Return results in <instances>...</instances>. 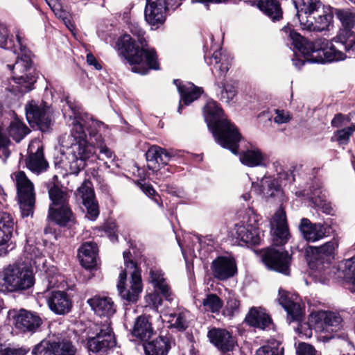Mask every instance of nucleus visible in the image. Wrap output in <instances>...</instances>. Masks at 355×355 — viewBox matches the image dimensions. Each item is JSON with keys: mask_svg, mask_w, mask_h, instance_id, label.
Masks as SVG:
<instances>
[{"mask_svg": "<svg viewBox=\"0 0 355 355\" xmlns=\"http://www.w3.org/2000/svg\"><path fill=\"white\" fill-rule=\"evenodd\" d=\"M260 9L272 21L279 20L282 11L279 3L276 0H265L259 2Z\"/></svg>", "mask_w": 355, "mask_h": 355, "instance_id": "58836bf2", "label": "nucleus"}, {"mask_svg": "<svg viewBox=\"0 0 355 355\" xmlns=\"http://www.w3.org/2000/svg\"><path fill=\"white\" fill-rule=\"evenodd\" d=\"M204 309L211 313H218L223 302L216 294H209L202 301Z\"/></svg>", "mask_w": 355, "mask_h": 355, "instance_id": "49530a36", "label": "nucleus"}, {"mask_svg": "<svg viewBox=\"0 0 355 355\" xmlns=\"http://www.w3.org/2000/svg\"><path fill=\"white\" fill-rule=\"evenodd\" d=\"M300 27L309 31L321 32L328 28L333 12L319 0H293Z\"/></svg>", "mask_w": 355, "mask_h": 355, "instance_id": "39448f33", "label": "nucleus"}, {"mask_svg": "<svg viewBox=\"0 0 355 355\" xmlns=\"http://www.w3.org/2000/svg\"><path fill=\"white\" fill-rule=\"evenodd\" d=\"M255 222L256 220L254 219V223H252L250 218L246 223L242 221L234 225V235L239 245H256L260 243V232Z\"/></svg>", "mask_w": 355, "mask_h": 355, "instance_id": "4468645a", "label": "nucleus"}, {"mask_svg": "<svg viewBox=\"0 0 355 355\" xmlns=\"http://www.w3.org/2000/svg\"><path fill=\"white\" fill-rule=\"evenodd\" d=\"M27 352L22 348H6L2 351V355H25Z\"/></svg>", "mask_w": 355, "mask_h": 355, "instance_id": "338daca9", "label": "nucleus"}, {"mask_svg": "<svg viewBox=\"0 0 355 355\" xmlns=\"http://www.w3.org/2000/svg\"><path fill=\"white\" fill-rule=\"evenodd\" d=\"M260 191L266 198L281 195L282 190L278 180L270 176H264L260 180Z\"/></svg>", "mask_w": 355, "mask_h": 355, "instance_id": "4c0bfd02", "label": "nucleus"}, {"mask_svg": "<svg viewBox=\"0 0 355 355\" xmlns=\"http://www.w3.org/2000/svg\"><path fill=\"white\" fill-rule=\"evenodd\" d=\"M171 155L164 149L157 146H152L146 153L148 168L155 171L160 164L167 165L171 159Z\"/></svg>", "mask_w": 355, "mask_h": 355, "instance_id": "c85d7f7f", "label": "nucleus"}, {"mask_svg": "<svg viewBox=\"0 0 355 355\" xmlns=\"http://www.w3.org/2000/svg\"><path fill=\"white\" fill-rule=\"evenodd\" d=\"M193 241L195 242L193 248L192 249V253L193 254V256L196 257L198 256L195 252V248H196L197 250L198 251V254L200 256L202 254V248L205 243V241H203L199 235H193Z\"/></svg>", "mask_w": 355, "mask_h": 355, "instance_id": "e2e57ef3", "label": "nucleus"}, {"mask_svg": "<svg viewBox=\"0 0 355 355\" xmlns=\"http://www.w3.org/2000/svg\"><path fill=\"white\" fill-rule=\"evenodd\" d=\"M21 33L16 32L15 38L9 37V31L6 26L0 24V48L10 50L12 52H17V34Z\"/></svg>", "mask_w": 355, "mask_h": 355, "instance_id": "79ce46f5", "label": "nucleus"}, {"mask_svg": "<svg viewBox=\"0 0 355 355\" xmlns=\"http://www.w3.org/2000/svg\"><path fill=\"white\" fill-rule=\"evenodd\" d=\"M62 281V277L58 272L55 268L52 267L49 268L44 275V279L43 280V284L45 288L37 293L38 297H40V295L46 294L49 293L51 288L58 287V284Z\"/></svg>", "mask_w": 355, "mask_h": 355, "instance_id": "ea45409f", "label": "nucleus"}, {"mask_svg": "<svg viewBox=\"0 0 355 355\" xmlns=\"http://www.w3.org/2000/svg\"><path fill=\"white\" fill-rule=\"evenodd\" d=\"M333 14L343 28L331 42L325 38L311 42L288 26L282 31L288 35L291 44L303 54L307 61L316 63L343 60L355 55V11L350 8H334Z\"/></svg>", "mask_w": 355, "mask_h": 355, "instance_id": "f03ea898", "label": "nucleus"}, {"mask_svg": "<svg viewBox=\"0 0 355 355\" xmlns=\"http://www.w3.org/2000/svg\"><path fill=\"white\" fill-rule=\"evenodd\" d=\"M125 268L119 274L117 289L121 297L128 303L135 302L142 291L140 270L131 259L130 251L123 253Z\"/></svg>", "mask_w": 355, "mask_h": 355, "instance_id": "0eeeda50", "label": "nucleus"}, {"mask_svg": "<svg viewBox=\"0 0 355 355\" xmlns=\"http://www.w3.org/2000/svg\"><path fill=\"white\" fill-rule=\"evenodd\" d=\"M337 247L336 240H331L318 247H311L312 260L320 263H329L334 259Z\"/></svg>", "mask_w": 355, "mask_h": 355, "instance_id": "2f4dec72", "label": "nucleus"}, {"mask_svg": "<svg viewBox=\"0 0 355 355\" xmlns=\"http://www.w3.org/2000/svg\"><path fill=\"white\" fill-rule=\"evenodd\" d=\"M210 268L213 277L219 281L227 280L237 272L236 261L230 257H218L211 262Z\"/></svg>", "mask_w": 355, "mask_h": 355, "instance_id": "dca6fc26", "label": "nucleus"}, {"mask_svg": "<svg viewBox=\"0 0 355 355\" xmlns=\"http://www.w3.org/2000/svg\"><path fill=\"white\" fill-rule=\"evenodd\" d=\"M138 185L141 190L148 197L154 198L156 196V191L151 184L147 183H138Z\"/></svg>", "mask_w": 355, "mask_h": 355, "instance_id": "0e129e2a", "label": "nucleus"}, {"mask_svg": "<svg viewBox=\"0 0 355 355\" xmlns=\"http://www.w3.org/2000/svg\"><path fill=\"white\" fill-rule=\"evenodd\" d=\"M35 284L32 268L24 263H15L6 267L0 277V292L14 293L27 290Z\"/></svg>", "mask_w": 355, "mask_h": 355, "instance_id": "6e6552de", "label": "nucleus"}, {"mask_svg": "<svg viewBox=\"0 0 355 355\" xmlns=\"http://www.w3.org/2000/svg\"><path fill=\"white\" fill-rule=\"evenodd\" d=\"M146 302L148 303L149 306H152V307L156 310L162 305V300L159 296V293L155 292L153 293H150L146 297Z\"/></svg>", "mask_w": 355, "mask_h": 355, "instance_id": "4d7b16f0", "label": "nucleus"}, {"mask_svg": "<svg viewBox=\"0 0 355 355\" xmlns=\"http://www.w3.org/2000/svg\"><path fill=\"white\" fill-rule=\"evenodd\" d=\"M300 230L303 237L309 242H314L325 237L327 234V227L318 223H312L308 218H302Z\"/></svg>", "mask_w": 355, "mask_h": 355, "instance_id": "393cba45", "label": "nucleus"}, {"mask_svg": "<svg viewBox=\"0 0 355 355\" xmlns=\"http://www.w3.org/2000/svg\"><path fill=\"white\" fill-rule=\"evenodd\" d=\"M146 355H167L171 348L170 336H159L143 344Z\"/></svg>", "mask_w": 355, "mask_h": 355, "instance_id": "bb28decb", "label": "nucleus"}, {"mask_svg": "<svg viewBox=\"0 0 355 355\" xmlns=\"http://www.w3.org/2000/svg\"><path fill=\"white\" fill-rule=\"evenodd\" d=\"M174 83L178 87L181 98L178 109V112L181 113L182 108L181 102L182 101L185 105H189L200 96L203 90L201 87H196L191 83H187L182 85L179 80H174Z\"/></svg>", "mask_w": 355, "mask_h": 355, "instance_id": "cd10ccee", "label": "nucleus"}, {"mask_svg": "<svg viewBox=\"0 0 355 355\" xmlns=\"http://www.w3.org/2000/svg\"><path fill=\"white\" fill-rule=\"evenodd\" d=\"M210 342L223 352L232 351L236 341L232 334L225 329L212 328L207 334Z\"/></svg>", "mask_w": 355, "mask_h": 355, "instance_id": "5701e85b", "label": "nucleus"}, {"mask_svg": "<svg viewBox=\"0 0 355 355\" xmlns=\"http://www.w3.org/2000/svg\"><path fill=\"white\" fill-rule=\"evenodd\" d=\"M15 327L24 333L33 334L41 326L42 320L35 313L20 309L14 318Z\"/></svg>", "mask_w": 355, "mask_h": 355, "instance_id": "aec40b11", "label": "nucleus"}, {"mask_svg": "<svg viewBox=\"0 0 355 355\" xmlns=\"http://www.w3.org/2000/svg\"><path fill=\"white\" fill-rule=\"evenodd\" d=\"M320 322L317 324V328L323 333H330L331 335L322 336L323 340H329L334 337V334L340 329L342 327V318L338 313L331 311H322L318 313Z\"/></svg>", "mask_w": 355, "mask_h": 355, "instance_id": "6ab92c4d", "label": "nucleus"}, {"mask_svg": "<svg viewBox=\"0 0 355 355\" xmlns=\"http://www.w3.org/2000/svg\"><path fill=\"white\" fill-rule=\"evenodd\" d=\"M92 329L94 336H89L87 338L89 351L104 353L116 345V342L110 319L95 323Z\"/></svg>", "mask_w": 355, "mask_h": 355, "instance_id": "9d476101", "label": "nucleus"}, {"mask_svg": "<svg viewBox=\"0 0 355 355\" xmlns=\"http://www.w3.org/2000/svg\"><path fill=\"white\" fill-rule=\"evenodd\" d=\"M188 311L178 309L173 313L164 315L165 320L169 323V327L177 329L180 331H184L188 327Z\"/></svg>", "mask_w": 355, "mask_h": 355, "instance_id": "e433bc0d", "label": "nucleus"}, {"mask_svg": "<svg viewBox=\"0 0 355 355\" xmlns=\"http://www.w3.org/2000/svg\"><path fill=\"white\" fill-rule=\"evenodd\" d=\"M270 225L272 244L276 246L285 245L290 238V233L286 213L283 209H279L276 211L270 222Z\"/></svg>", "mask_w": 355, "mask_h": 355, "instance_id": "2eb2a0df", "label": "nucleus"}, {"mask_svg": "<svg viewBox=\"0 0 355 355\" xmlns=\"http://www.w3.org/2000/svg\"><path fill=\"white\" fill-rule=\"evenodd\" d=\"M239 308L240 302L234 295L230 294L224 309V314L232 317L239 312Z\"/></svg>", "mask_w": 355, "mask_h": 355, "instance_id": "3c124183", "label": "nucleus"}, {"mask_svg": "<svg viewBox=\"0 0 355 355\" xmlns=\"http://www.w3.org/2000/svg\"><path fill=\"white\" fill-rule=\"evenodd\" d=\"M154 331L149 318L145 315L138 316L131 330V335L135 338L147 341L153 334Z\"/></svg>", "mask_w": 355, "mask_h": 355, "instance_id": "473e14b6", "label": "nucleus"}, {"mask_svg": "<svg viewBox=\"0 0 355 355\" xmlns=\"http://www.w3.org/2000/svg\"><path fill=\"white\" fill-rule=\"evenodd\" d=\"M78 191L87 210L86 217L91 220H95L99 215V207L90 182H84L78 188Z\"/></svg>", "mask_w": 355, "mask_h": 355, "instance_id": "412c9836", "label": "nucleus"}, {"mask_svg": "<svg viewBox=\"0 0 355 355\" xmlns=\"http://www.w3.org/2000/svg\"><path fill=\"white\" fill-rule=\"evenodd\" d=\"M279 304L286 311L290 322L299 320L302 316V309L298 296L279 290Z\"/></svg>", "mask_w": 355, "mask_h": 355, "instance_id": "b1692460", "label": "nucleus"}, {"mask_svg": "<svg viewBox=\"0 0 355 355\" xmlns=\"http://www.w3.org/2000/svg\"><path fill=\"white\" fill-rule=\"evenodd\" d=\"M296 354L297 355H316V351L311 345L301 343L297 348Z\"/></svg>", "mask_w": 355, "mask_h": 355, "instance_id": "13d9d810", "label": "nucleus"}, {"mask_svg": "<svg viewBox=\"0 0 355 355\" xmlns=\"http://www.w3.org/2000/svg\"><path fill=\"white\" fill-rule=\"evenodd\" d=\"M166 11V0H146L144 17L148 24L158 27L165 21Z\"/></svg>", "mask_w": 355, "mask_h": 355, "instance_id": "a211bd4d", "label": "nucleus"}, {"mask_svg": "<svg viewBox=\"0 0 355 355\" xmlns=\"http://www.w3.org/2000/svg\"><path fill=\"white\" fill-rule=\"evenodd\" d=\"M33 355H51L52 354V343L47 340H43L36 345L33 349Z\"/></svg>", "mask_w": 355, "mask_h": 355, "instance_id": "864d4df0", "label": "nucleus"}, {"mask_svg": "<svg viewBox=\"0 0 355 355\" xmlns=\"http://www.w3.org/2000/svg\"><path fill=\"white\" fill-rule=\"evenodd\" d=\"M26 40L22 33L17 34V52H13L17 55L16 61L13 64L6 65L12 71V78L21 93L31 90L37 79L32 68L31 53L26 46Z\"/></svg>", "mask_w": 355, "mask_h": 355, "instance_id": "423d86ee", "label": "nucleus"}, {"mask_svg": "<svg viewBox=\"0 0 355 355\" xmlns=\"http://www.w3.org/2000/svg\"><path fill=\"white\" fill-rule=\"evenodd\" d=\"M45 297L49 309L56 314L62 315L68 313L71 307V302L63 291H52L40 295Z\"/></svg>", "mask_w": 355, "mask_h": 355, "instance_id": "4be33fe9", "label": "nucleus"}, {"mask_svg": "<svg viewBox=\"0 0 355 355\" xmlns=\"http://www.w3.org/2000/svg\"><path fill=\"white\" fill-rule=\"evenodd\" d=\"M355 132V124L352 123L347 128L337 130L331 140L338 141L340 144H348L350 137Z\"/></svg>", "mask_w": 355, "mask_h": 355, "instance_id": "09e8293b", "label": "nucleus"}, {"mask_svg": "<svg viewBox=\"0 0 355 355\" xmlns=\"http://www.w3.org/2000/svg\"><path fill=\"white\" fill-rule=\"evenodd\" d=\"M88 304L96 315L105 316L106 319L116 312V306L111 297L96 295L87 300Z\"/></svg>", "mask_w": 355, "mask_h": 355, "instance_id": "a878e982", "label": "nucleus"}, {"mask_svg": "<svg viewBox=\"0 0 355 355\" xmlns=\"http://www.w3.org/2000/svg\"><path fill=\"white\" fill-rule=\"evenodd\" d=\"M223 88L220 99L229 103L237 94L236 86L234 83H226L223 84Z\"/></svg>", "mask_w": 355, "mask_h": 355, "instance_id": "8fccbe9b", "label": "nucleus"}, {"mask_svg": "<svg viewBox=\"0 0 355 355\" xmlns=\"http://www.w3.org/2000/svg\"><path fill=\"white\" fill-rule=\"evenodd\" d=\"M28 152L29 155L26 159L27 168L36 174L46 171L49 164L44 157L43 146L40 141H32L28 147Z\"/></svg>", "mask_w": 355, "mask_h": 355, "instance_id": "f3484780", "label": "nucleus"}, {"mask_svg": "<svg viewBox=\"0 0 355 355\" xmlns=\"http://www.w3.org/2000/svg\"><path fill=\"white\" fill-rule=\"evenodd\" d=\"M239 158L243 164L249 167H266L268 164L267 155L257 147L243 151Z\"/></svg>", "mask_w": 355, "mask_h": 355, "instance_id": "c756f323", "label": "nucleus"}, {"mask_svg": "<svg viewBox=\"0 0 355 355\" xmlns=\"http://www.w3.org/2000/svg\"><path fill=\"white\" fill-rule=\"evenodd\" d=\"M105 230L106 233L108 234L110 240L114 241L117 239L116 232V225L114 223H107L105 226Z\"/></svg>", "mask_w": 355, "mask_h": 355, "instance_id": "69168bd1", "label": "nucleus"}, {"mask_svg": "<svg viewBox=\"0 0 355 355\" xmlns=\"http://www.w3.org/2000/svg\"><path fill=\"white\" fill-rule=\"evenodd\" d=\"M49 6L51 8L55 15L62 19L64 24L70 28L71 21L69 18V13L62 8L59 0H45Z\"/></svg>", "mask_w": 355, "mask_h": 355, "instance_id": "de8ad7c7", "label": "nucleus"}, {"mask_svg": "<svg viewBox=\"0 0 355 355\" xmlns=\"http://www.w3.org/2000/svg\"><path fill=\"white\" fill-rule=\"evenodd\" d=\"M12 178L16 182L21 216L22 217H28L33 214L35 202L34 185L24 171L13 173Z\"/></svg>", "mask_w": 355, "mask_h": 355, "instance_id": "9b49d317", "label": "nucleus"}, {"mask_svg": "<svg viewBox=\"0 0 355 355\" xmlns=\"http://www.w3.org/2000/svg\"><path fill=\"white\" fill-rule=\"evenodd\" d=\"M97 245L92 242L83 243L78 250L81 265L85 268H92L97 265Z\"/></svg>", "mask_w": 355, "mask_h": 355, "instance_id": "72a5a7b5", "label": "nucleus"}, {"mask_svg": "<svg viewBox=\"0 0 355 355\" xmlns=\"http://www.w3.org/2000/svg\"><path fill=\"white\" fill-rule=\"evenodd\" d=\"M26 119L31 125H36L42 132L49 130L51 125L50 109L37 105L32 101L25 107Z\"/></svg>", "mask_w": 355, "mask_h": 355, "instance_id": "ddd939ff", "label": "nucleus"}, {"mask_svg": "<svg viewBox=\"0 0 355 355\" xmlns=\"http://www.w3.org/2000/svg\"><path fill=\"white\" fill-rule=\"evenodd\" d=\"M263 261L271 270L286 275L290 273L291 257L286 251L268 248L263 255Z\"/></svg>", "mask_w": 355, "mask_h": 355, "instance_id": "f8f14e48", "label": "nucleus"}, {"mask_svg": "<svg viewBox=\"0 0 355 355\" xmlns=\"http://www.w3.org/2000/svg\"><path fill=\"white\" fill-rule=\"evenodd\" d=\"M29 132V128L18 119H15L10 122L8 128V133L15 141L19 142Z\"/></svg>", "mask_w": 355, "mask_h": 355, "instance_id": "a19ab883", "label": "nucleus"}, {"mask_svg": "<svg viewBox=\"0 0 355 355\" xmlns=\"http://www.w3.org/2000/svg\"><path fill=\"white\" fill-rule=\"evenodd\" d=\"M14 226L12 216L6 211H0V229L11 228Z\"/></svg>", "mask_w": 355, "mask_h": 355, "instance_id": "6e6d98bb", "label": "nucleus"}, {"mask_svg": "<svg viewBox=\"0 0 355 355\" xmlns=\"http://www.w3.org/2000/svg\"><path fill=\"white\" fill-rule=\"evenodd\" d=\"M343 265L344 278L349 284V289L355 293V257L345 260Z\"/></svg>", "mask_w": 355, "mask_h": 355, "instance_id": "37998d69", "label": "nucleus"}, {"mask_svg": "<svg viewBox=\"0 0 355 355\" xmlns=\"http://www.w3.org/2000/svg\"><path fill=\"white\" fill-rule=\"evenodd\" d=\"M350 118L348 116L341 113L335 115L331 121V125L336 128H340L347 123H349Z\"/></svg>", "mask_w": 355, "mask_h": 355, "instance_id": "052dcab7", "label": "nucleus"}, {"mask_svg": "<svg viewBox=\"0 0 355 355\" xmlns=\"http://www.w3.org/2000/svg\"><path fill=\"white\" fill-rule=\"evenodd\" d=\"M150 278L154 288L159 291L166 301L171 302L174 300V294L167 284L162 271L159 268H151Z\"/></svg>", "mask_w": 355, "mask_h": 355, "instance_id": "7c9ffc66", "label": "nucleus"}, {"mask_svg": "<svg viewBox=\"0 0 355 355\" xmlns=\"http://www.w3.org/2000/svg\"><path fill=\"white\" fill-rule=\"evenodd\" d=\"M309 198L315 207L322 209L326 213H330L329 207L326 204V196L320 187H313V189L311 191Z\"/></svg>", "mask_w": 355, "mask_h": 355, "instance_id": "a18cd8bd", "label": "nucleus"}, {"mask_svg": "<svg viewBox=\"0 0 355 355\" xmlns=\"http://www.w3.org/2000/svg\"><path fill=\"white\" fill-rule=\"evenodd\" d=\"M206 62L214 66V69L219 72L220 76L225 75L231 65L232 58L220 51H216L211 57L205 58Z\"/></svg>", "mask_w": 355, "mask_h": 355, "instance_id": "c9c22d12", "label": "nucleus"}, {"mask_svg": "<svg viewBox=\"0 0 355 355\" xmlns=\"http://www.w3.org/2000/svg\"><path fill=\"white\" fill-rule=\"evenodd\" d=\"M131 33L137 37V42L129 35H123L117 42L120 53L131 65L132 71L142 75L146 74L149 69H159L157 55L154 49L150 47L144 37L145 32L137 24L129 26Z\"/></svg>", "mask_w": 355, "mask_h": 355, "instance_id": "7ed1b4c3", "label": "nucleus"}, {"mask_svg": "<svg viewBox=\"0 0 355 355\" xmlns=\"http://www.w3.org/2000/svg\"><path fill=\"white\" fill-rule=\"evenodd\" d=\"M13 232V227L0 229V246L4 245L10 241Z\"/></svg>", "mask_w": 355, "mask_h": 355, "instance_id": "680f3d73", "label": "nucleus"}, {"mask_svg": "<svg viewBox=\"0 0 355 355\" xmlns=\"http://www.w3.org/2000/svg\"><path fill=\"white\" fill-rule=\"evenodd\" d=\"M279 345V343H277L273 346H263L257 351L255 355H284V347Z\"/></svg>", "mask_w": 355, "mask_h": 355, "instance_id": "603ef678", "label": "nucleus"}, {"mask_svg": "<svg viewBox=\"0 0 355 355\" xmlns=\"http://www.w3.org/2000/svg\"><path fill=\"white\" fill-rule=\"evenodd\" d=\"M48 193L51 203L48 217L60 226H67L74 222V216L69 207V195L52 183L48 184Z\"/></svg>", "mask_w": 355, "mask_h": 355, "instance_id": "1a4fd4ad", "label": "nucleus"}, {"mask_svg": "<svg viewBox=\"0 0 355 355\" xmlns=\"http://www.w3.org/2000/svg\"><path fill=\"white\" fill-rule=\"evenodd\" d=\"M172 173L169 168L156 170V176L157 179L164 180L168 178Z\"/></svg>", "mask_w": 355, "mask_h": 355, "instance_id": "774afa93", "label": "nucleus"}, {"mask_svg": "<svg viewBox=\"0 0 355 355\" xmlns=\"http://www.w3.org/2000/svg\"><path fill=\"white\" fill-rule=\"evenodd\" d=\"M203 112L207 126L216 141L232 153L237 154L241 135L236 127L225 116L217 102L208 101Z\"/></svg>", "mask_w": 355, "mask_h": 355, "instance_id": "20e7f679", "label": "nucleus"}, {"mask_svg": "<svg viewBox=\"0 0 355 355\" xmlns=\"http://www.w3.org/2000/svg\"><path fill=\"white\" fill-rule=\"evenodd\" d=\"M245 321L251 327L264 329L271 323L269 315L261 308L252 307L247 314Z\"/></svg>", "mask_w": 355, "mask_h": 355, "instance_id": "f704fd0d", "label": "nucleus"}, {"mask_svg": "<svg viewBox=\"0 0 355 355\" xmlns=\"http://www.w3.org/2000/svg\"><path fill=\"white\" fill-rule=\"evenodd\" d=\"M10 144V139L0 130V158L4 162L10 156V153L8 149Z\"/></svg>", "mask_w": 355, "mask_h": 355, "instance_id": "5fc2aeb1", "label": "nucleus"}, {"mask_svg": "<svg viewBox=\"0 0 355 355\" xmlns=\"http://www.w3.org/2000/svg\"><path fill=\"white\" fill-rule=\"evenodd\" d=\"M275 116L274 122L277 124H282L288 122L291 120L290 114L288 112L281 110H275Z\"/></svg>", "mask_w": 355, "mask_h": 355, "instance_id": "bf43d9fd", "label": "nucleus"}, {"mask_svg": "<svg viewBox=\"0 0 355 355\" xmlns=\"http://www.w3.org/2000/svg\"><path fill=\"white\" fill-rule=\"evenodd\" d=\"M76 348L69 340L52 343V354L53 355H75Z\"/></svg>", "mask_w": 355, "mask_h": 355, "instance_id": "c03bdc74", "label": "nucleus"}, {"mask_svg": "<svg viewBox=\"0 0 355 355\" xmlns=\"http://www.w3.org/2000/svg\"><path fill=\"white\" fill-rule=\"evenodd\" d=\"M63 115L69 127L70 135L62 141L66 148L67 159L70 173L78 175L84 170L89 162L96 157V148L107 159L115 157L114 152L105 144L99 131L106 125L84 112L82 108L67 101L63 108Z\"/></svg>", "mask_w": 355, "mask_h": 355, "instance_id": "f257e3e1", "label": "nucleus"}]
</instances>
